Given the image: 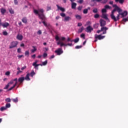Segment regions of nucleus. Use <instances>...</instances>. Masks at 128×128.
I'll return each mask as SVG.
<instances>
[{"mask_svg": "<svg viewBox=\"0 0 128 128\" xmlns=\"http://www.w3.org/2000/svg\"><path fill=\"white\" fill-rule=\"evenodd\" d=\"M102 14H104V13L106 12V9H104V8H102Z\"/></svg>", "mask_w": 128, "mask_h": 128, "instance_id": "49530a36", "label": "nucleus"}, {"mask_svg": "<svg viewBox=\"0 0 128 128\" xmlns=\"http://www.w3.org/2000/svg\"><path fill=\"white\" fill-rule=\"evenodd\" d=\"M34 12L36 14V15L39 16L40 14H42V12H40V10H38L34 9Z\"/></svg>", "mask_w": 128, "mask_h": 128, "instance_id": "f3484780", "label": "nucleus"}, {"mask_svg": "<svg viewBox=\"0 0 128 128\" xmlns=\"http://www.w3.org/2000/svg\"><path fill=\"white\" fill-rule=\"evenodd\" d=\"M91 24V22H90V21H88L87 22H86V26H89Z\"/></svg>", "mask_w": 128, "mask_h": 128, "instance_id": "bf43d9fd", "label": "nucleus"}, {"mask_svg": "<svg viewBox=\"0 0 128 128\" xmlns=\"http://www.w3.org/2000/svg\"><path fill=\"white\" fill-rule=\"evenodd\" d=\"M9 11L10 14H14V11L12 9H10Z\"/></svg>", "mask_w": 128, "mask_h": 128, "instance_id": "09e8293b", "label": "nucleus"}, {"mask_svg": "<svg viewBox=\"0 0 128 128\" xmlns=\"http://www.w3.org/2000/svg\"><path fill=\"white\" fill-rule=\"evenodd\" d=\"M24 80H25L24 77H20L18 78V82L20 84H22L23 82L24 81Z\"/></svg>", "mask_w": 128, "mask_h": 128, "instance_id": "9b49d317", "label": "nucleus"}, {"mask_svg": "<svg viewBox=\"0 0 128 128\" xmlns=\"http://www.w3.org/2000/svg\"><path fill=\"white\" fill-rule=\"evenodd\" d=\"M101 31L102 32V34H106V30H108V28L105 26H101Z\"/></svg>", "mask_w": 128, "mask_h": 128, "instance_id": "0eeeda50", "label": "nucleus"}, {"mask_svg": "<svg viewBox=\"0 0 128 128\" xmlns=\"http://www.w3.org/2000/svg\"><path fill=\"white\" fill-rule=\"evenodd\" d=\"M116 8V11H118V14L122 12V10L120 9V8Z\"/></svg>", "mask_w": 128, "mask_h": 128, "instance_id": "b1692460", "label": "nucleus"}, {"mask_svg": "<svg viewBox=\"0 0 128 128\" xmlns=\"http://www.w3.org/2000/svg\"><path fill=\"white\" fill-rule=\"evenodd\" d=\"M55 40H56V41L60 40L59 36H55Z\"/></svg>", "mask_w": 128, "mask_h": 128, "instance_id": "8fccbe9b", "label": "nucleus"}, {"mask_svg": "<svg viewBox=\"0 0 128 128\" xmlns=\"http://www.w3.org/2000/svg\"><path fill=\"white\" fill-rule=\"evenodd\" d=\"M0 12L2 14H4L6 12V10L2 8V9H0Z\"/></svg>", "mask_w": 128, "mask_h": 128, "instance_id": "cd10ccee", "label": "nucleus"}, {"mask_svg": "<svg viewBox=\"0 0 128 128\" xmlns=\"http://www.w3.org/2000/svg\"><path fill=\"white\" fill-rule=\"evenodd\" d=\"M10 85H9V84H8L6 86H5V87L4 88V90H7L9 86H10Z\"/></svg>", "mask_w": 128, "mask_h": 128, "instance_id": "3c124183", "label": "nucleus"}, {"mask_svg": "<svg viewBox=\"0 0 128 128\" xmlns=\"http://www.w3.org/2000/svg\"><path fill=\"white\" fill-rule=\"evenodd\" d=\"M14 84V81L11 80L9 83H8V84L10 85V84Z\"/></svg>", "mask_w": 128, "mask_h": 128, "instance_id": "0e129e2a", "label": "nucleus"}, {"mask_svg": "<svg viewBox=\"0 0 128 128\" xmlns=\"http://www.w3.org/2000/svg\"><path fill=\"white\" fill-rule=\"evenodd\" d=\"M128 14V12L127 11H124L122 13H120L116 16V22H118V20H120V16H121V18H124L126 16H127Z\"/></svg>", "mask_w": 128, "mask_h": 128, "instance_id": "f257e3e1", "label": "nucleus"}, {"mask_svg": "<svg viewBox=\"0 0 128 128\" xmlns=\"http://www.w3.org/2000/svg\"><path fill=\"white\" fill-rule=\"evenodd\" d=\"M105 37L106 36H102L101 34H100V35H98L97 34H95L96 39H98L100 40H103Z\"/></svg>", "mask_w": 128, "mask_h": 128, "instance_id": "6e6552de", "label": "nucleus"}, {"mask_svg": "<svg viewBox=\"0 0 128 128\" xmlns=\"http://www.w3.org/2000/svg\"><path fill=\"white\" fill-rule=\"evenodd\" d=\"M92 12H94V14L98 13V8H95L93 9Z\"/></svg>", "mask_w": 128, "mask_h": 128, "instance_id": "473e14b6", "label": "nucleus"}, {"mask_svg": "<svg viewBox=\"0 0 128 128\" xmlns=\"http://www.w3.org/2000/svg\"><path fill=\"white\" fill-rule=\"evenodd\" d=\"M20 52H21V49H20V48H18V53H20Z\"/></svg>", "mask_w": 128, "mask_h": 128, "instance_id": "774afa93", "label": "nucleus"}, {"mask_svg": "<svg viewBox=\"0 0 128 128\" xmlns=\"http://www.w3.org/2000/svg\"><path fill=\"white\" fill-rule=\"evenodd\" d=\"M18 44V42L17 41H14L10 42V49H12L16 47H17Z\"/></svg>", "mask_w": 128, "mask_h": 128, "instance_id": "20e7f679", "label": "nucleus"}, {"mask_svg": "<svg viewBox=\"0 0 128 128\" xmlns=\"http://www.w3.org/2000/svg\"><path fill=\"white\" fill-rule=\"evenodd\" d=\"M15 85L13 86H12L10 87L9 90H8V91L12 90V89H14L15 88Z\"/></svg>", "mask_w": 128, "mask_h": 128, "instance_id": "603ef678", "label": "nucleus"}, {"mask_svg": "<svg viewBox=\"0 0 128 128\" xmlns=\"http://www.w3.org/2000/svg\"><path fill=\"white\" fill-rule=\"evenodd\" d=\"M51 10V7L50 6H48L47 7V10Z\"/></svg>", "mask_w": 128, "mask_h": 128, "instance_id": "338daca9", "label": "nucleus"}, {"mask_svg": "<svg viewBox=\"0 0 128 128\" xmlns=\"http://www.w3.org/2000/svg\"><path fill=\"white\" fill-rule=\"evenodd\" d=\"M112 6H113V8H115L114 9H116L117 8H119V7H118V6H117L116 4H114Z\"/></svg>", "mask_w": 128, "mask_h": 128, "instance_id": "680f3d73", "label": "nucleus"}, {"mask_svg": "<svg viewBox=\"0 0 128 128\" xmlns=\"http://www.w3.org/2000/svg\"><path fill=\"white\" fill-rule=\"evenodd\" d=\"M12 100L14 102L16 103L18 102V98H13V99H12Z\"/></svg>", "mask_w": 128, "mask_h": 128, "instance_id": "2f4dec72", "label": "nucleus"}, {"mask_svg": "<svg viewBox=\"0 0 128 128\" xmlns=\"http://www.w3.org/2000/svg\"><path fill=\"white\" fill-rule=\"evenodd\" d=\"M11 106V104L9 103H8L6 104V106H5V108H8Z\"/></svg>", "mask_w": 128, "mask_h": 128, "instance_id": "72a5a7b5", "label": "nucleus"}, {"mask_svg": "<svg viewBox=\"0 0 128 128\" xmlns=\"http://www.w3.org/2000/svg\"><path fill=\"white\" fill-rule=\"evenodd\" d=\"M29 51L28 50H26V52H24V56H29Z\"/></svg>", "mask_w": 128, "mask_h": 128, "instance_id": "58836bf2", "label": "nucleus"}, {"mask_svg": "<svg viewBox=\"0 0 128 128\" xmlns=\"http://www.w3.org/2000/svg\"><path fill=\"white\" fill-rule=\"evenodd\" d=\"M71 20V18L70 16H66L64 18V22H68Z\"/></svg>", "mask_w": 128, "mask_h": 128, "instance_id": "dca6fc26", "label": "nucleus"}, {"mask_svg": "<svg viewBox=\"0 0 128 128\" xmlns=\"http://www.w3.org/2000/svg\"><path fill=\"white\" fill-rule=\"evenodd\" d=\"M79 40H80L79 38H75L73 40V42H74L76 44V43H78L79 42Z\"/></svg>", "mask_w": 128, "mask_h": 128, "instance_id": "7c9ffc66", "label": "nucleus"}, {"mask_svg": "<svg viewBox=\"0 0 128 128\" xmlns=\"http://www.w3.org/2000/svg\"><path fill=\"white\" fill-rule=\"evenodd\" d=\"M84 30V27L82 26L81 28H80L78 30V33L81 34L82 31Z\"/></svg>", "mask_w": 128, "mask_h": 128, "instance_id": "412c9836", "label": "nucleus"}, {"mask_svg": "<svg viewBox=\"0 0 128 128\" xmlns=\"http://www.w3.org/2000/svg\"><path fill=\"white\" fill-rule=\"evenodd\" d=\"M82 6H79L78 7V8H77L78 10L79 11L82 10Z\"/></svg>", "mask_w": 128, "mask_h": 128, "instance_id": "c03bdc74", "label": "nucleus"}, {"mask_svg": "<svg viewBox=\"0 0 128 128\" xmlns=\"http://www.w3.org/2000/svg\"><path fill=\"white\" fill-rule=\"evenodd\" d=\"M82 2H84V0H79L78 1V3L82 4Z\"/></svg>", "mask_w": 128, "mask_h": 128, "instance_id": "864d4df0", "label": "nucleus"}, {"mask_svg": "<svg viewBox=\"0 0 128 128\" xmlns=\"http://www.w3.org/2000/svg\"><path fill=\"white\" fill-rule=\"evenodd\" d=\"M5 74H6V76H9L10 74V72H7L6 73H5Z\"/></svg>", "mask_w": 128, "mask_h": 128, "instance_id": "69168bd1", "label": "nucleus"}, {"mask_svg": "<svg viewBox=\"0 0 128 128\" xmlns=\"http://www.w3.org/2000/svg\"><path fill=\"white\" fill-rule=\"evenodd\" d=\"M30 76V73H28L26 75V76H25V78H24V80L27 81L30 80V78H29Z\"/></svg>", "mask_w": 128, "mask_h": 128, "instance_id": "4468645a", "label": "nucleus"}, {"mask_svg": "<svg viewBox=\"0 0 128 128\" xmlns=\"http://www.w3.org/2000/svg\"><path fill=\"white\" fill-rule=\"evenodd\" d=\"M5 101H6L7 102H11V99L10 98H6L5 100Z\"/></svg>", "mask_w": 128, "mask_h": 128, "instance_id": "a19ab883", "label": "nucleus"}, {"mask_svg": "<svg viewBox=\"0 0 128 128\" xmlns=\"http://www.w3.org/2000/svg\"><path fill=\"white\" fill-rule=\"evenodd\" d=\"M111 7L110 6L108 5H105L104 6V9H110Z\"/></svg>", "mask_w": 128, "mask_h": 128, "instance_id": "4c0bfd02", "label": "nucleus"}, {"mask_svg": "<svg viewBox=\"0 0 128 128\" xmlns=\"http://www.w3.org/2000/svg\"><path fill=\"white\" fill-rule=\"evenodd\" d=\"M66 40L68 41V42H73V40H72L70 38H68Z\"/></svg>", "mask_w": 128, "mask_h": 128, "instance_id": "5fc2aeb1", "label": "nucleus"}, {"mask_svg": "<svg viewBox=\"0 0 128 128\" xmlns=\"http://www.w3.org/2000/svg\"><path fill=\"white\" fill-rule=\"evenodd\" d=\"M102 18H104V20H109L108 18V15L106 14H102Z\"/></svg>", "mask_w": 128, "mask_h": 128, "instance_id": "9d476101", "label": "nucleus"}, {"mask_svg": "<svg viewBox=\"0 0 128 128\" xmlns=\"http://www.w3.org/2000/svg\"><path fill=\"white\" fill-rule=\"evenodd\" d=\"M116 2H119L120 4H123L124 2V0H115Z\"/></svg>", "mask_w": 128, "mask_h": 128, "instance_id": "a878e982", "label": "nucleus"}, {"mask_svg": "<svg viewBox=\"0 0 128 128\" xmlns=\"http://www.w3.org/2000/svg\"><path fill=\"white\" fill-rule=\"evenodd\" d=\"M23 38V36L22 35L18 34L16 36V39H18V40H22Z\"/></svg>", "mask_w": 128, "mask_h": 128, "instance_id": "2eb2a0df", "label": "nucleus"}, {"mask_svg": "<svg viewBox=\"0 0 128 128\" xmlns=\"http://www.w3.org/2000/svg\"><path fill=\"white\" fill-rule=\"evenodd\" d=\"M6 108L4 106L1 107V108H0V111L3 112L4 110H6Z\"/></svg>", "mask_w": 128, "mask_h": 128, "instance_id": "c85d7f7f", "label": "nucleus"}, {"mask_svg": "<svg viewBox=\"0 0 128 128\" xmlns=\"http://www.w3.org/2000/svg\"><path fill=\"white\" fill-rule=\"evenodd\" d=\"M32 48H33V50H32V52L34 53L36 51L37 49L36 47H35L34 46H32Z\"/></svg>", "mask_w": 128, "mask_h": 128, "instance_id": "bb28decb", "label": "nucleus"}, {"mask_svg": "<svg viewBox=\"0 0 128 128\" xmlns=\"http://www.w3.org/2000/svg\"><path fill=\"white\" fill-rule=\"evenodd\" d=\"M36 58V54H33L32 56V58L34 59Z\"/></svg>", "mask_w": 128, "mask_h": 128, "instance_id": "e2e57ef3", "label": "nucleus"}, {"mask_svg": "<svg viewBox=\"0 0 128 128\" xmlns=\"http://www.w3.org/2000/svg\"><path fill=\"white\" fill-rule=\"evenodd\" d=\"M100 26H101V27H104V26H106V20H104L102 19H100Z\"/></svg>", "mask_w": 128, "mask_h": 128, "instance_id": "423d86ee", "label": "nucleus"}, {"mask_svg": "<svg viewBox=\"0 0 128 128\" xmlns=\"http://www.w3.org/2000/svg\"><path fill=\"white\" fill-rule=\"evenodd\" d=\"M56 6L58 10H60L62 12H65V9L62 7H60L58 4H56Z\"/></svg>", "mask_w": 128, "mask_h": 128, "instance_id": "ddd939ff", "label": "nucleus"}, {"mask_svg": "<svg viewBox=\"0 0 128 128\" xmlns=\"http://www.w3.org/2000/svg\"><path fill=\"white\" fill-rule=\"evenodd\" d=\"M48 64V60H46V61H44L42 62V66H46Z\"/></svg>", "mask_w": 128, "mask_h": 128, "instance_id": "e433bc0d", "label": "nucleus"}, {"mask_svg": "<svg viewBox=\"0 0 128 128\" xmlns=\"http://www.w3.org/2000/svg\"><path fill=\"white\" fill-rule=\"evenodd\" d=\"M32 66H34V68L36 69V70H38V65L37 64H32Z\"/></svg>", "mask_w": 128, "mask_h": 128, "instance_id": "4be33fe9", "label": "nucleus"}, {"mask_svg": "<svg viewBox=\"0 0 128 128\" xmlns=\"http://www.w3.org/2000/svg\"><path fill=\"white\" fill-rule=\"evenodd\" d=\"M102 0H92V2H100L102 1Z\"/></svg>", "mask_w": 128, "mask_h": 128, "instance_id": "6e6d98bb", "label": "nucleus"}, {"mask_svg": "<svg viewBox=\"0 0 128 128\" xmlns=\"http://www.w3.org/2000/svg\"><path fill=\"white\" fill-rule=\"evenodd\" d=\"M37 34H38V35L42 34V30H38V33H37Z\"/></svg>", "mask_w": 128, "mask_h": 128, "instance_id": "4d7b16f0", "label": "nucleus"}, {"mask_svg": "<svg viewBox=\"0 0 128 128\" xmlns=\"http://www.w3.org/2000/svg\"><path fill=\"white\" fill-rule=\"evenodd\" d=\"M36 74V73L34 72V70H32L31 73L30 74V76L32 78Z\"/></svg>", "mask_w": 128, "mask_h": 128, "instance_id": "393cba45", "label": "nucleus"}, {"mask_svg": "<svg viewBox=\"0 0 128 128\" xmlns=\"http://www.w3.org/2000/svg\"><path fill=\"white\" fill-rule=\"evenodd\" d=\"M100 18V14H96L94 16V18Z\"/></svg>", "mask_w": 128, "mask_h": 128, "instance_id": "37998d69", "label": "nucleus"}, {"mask_svg": "<svg viewBox=\"0 0 128 128\" xmlns=\"http://www.w3.org/2000/svg\"><path fill=\"white\" fill-rule=\"evenodd\" d=\"M42 22L44 24V26H45L46 27L48 26L47 23L46 22L45 20H43Z\"/></svg>", "mask_w": 128, "mask_h": 128, "instance_id": "a18cd8bd", "label": "nucleus"}, {"mask_svg": "<svg viewBox=\"0 0 128 128\" xmlns=\"http://www.w3.org/2000/svg\"><path fill=\"white\" fill-rule=\"evenodd\" d=\"M2 34L4 36H7L8 35V32H2Z\"/></svg>", "mask_w": 128, "mask_h": 128, "instance_id": "13d9d810", "label": "nucleus"}, {"mask_svg": "<svg viewBox=\"0 0 128 128\" xmlns=\"http://www.w3.org/2000/svg\"><path fill=\"white\" fill-rule=\"evenodd\" d=\"M44 58H46L48 56V54L47 53H44L42 56Z\"/></svg>", "mask_w": 128, "mask_h": 128, "instance_id": "79ce46f5", "label": "nucleus"}, {"mask_svg": "<svg viewBox=\"0 0 128 128\" xmlns=\"http://www.w3.org/2000/svg\"><path fill=\"white\" fill-rule=\"evenodd\" d=\"M116 11V9H114L111 12V14L110 15L111 20H112L114 22H116V17L114 15V13Z\"/></svg>", "mask_w": 128, "mask_h": 128, "instance_id": "7ed1b4c3", "label": "nucleus"}, {"mask_svg": "<svg viewBox=\"0 0 128 128\" xmlns=\"http://www.w3.org/2000/svg\"><path fill=\"white\" fill-rule=\"evenodd\" d=\"M44 12L43 9H40V12H41V14H38V18H40L42 20H46L44 14Z\"/></svg>", "mask_w": 128, "mask_h": 128, "instance_id": "f03ea898", "label": "nucleus"}, {"mask_svg": "<svg viewBox=\"0 0 128 128\" xmlns=\"http://www.w3.org/2000/svg\"><path fill=\"white\" fill-rule=\"evenodd\" d=\"M128 21V18H123V19H122V22H127Z\"/></svg>", "mask_w": 128, "mask_h": 128, "instance_id": "f704fd0d", "label": "nucleus"}, {"mask_svg": "<svg viewBox=\"0 0 128 128\" xmlns=\"http://www.w3.org/2000/svg\"><path fill=\"white\" fill-rule=\"evenodd\" d=\"M82 48V46L80 45V46H75V49L76 50H78V49H80Z\"/></svg>", "mask_w": 128, "mask_h": 128, "instance_id": "c756f323", "label": "nucleus"}, {"mask_svg": "<svg viewBox=\"0 0 128 128\" xmlns=\"http://www.w3.org/2000/svg\"><path fill=\"white\" fill-rule=\"evenodd\" d=\"M14 2L15 5H17L18 4V2L17 0H14Z\"/></svg>", "mask_w": 128, "mask_h": 128, "instance_id": "052dcab7", "label": "nucleus"}, {"mask_svg": "<svg viewBox=\"0 0 128 128\" xmlns=\"http://www.w3.org/2000/svg\"><path fill=\"white\" fill-rule=\"evenodd\" d=\"M88 12V9H84V10H83V14H87Z\"/></svg>", "mask_w": 128, "mask_h": 128, "instance_id": "c9c22d12", "label": "nucleus"}, {"mask_svg": "<svg viewBox=\"0 0 128 128\" xmlns=\"http://www.w3.org/2000/svg\"><path fill=\"white\" fill-rule=\"evenodd\" d=\"M76 2H72V8L75 10L76 8Z\"/></svg>", "mask_w": 128, "mask_h": 128, "instance_id": "a211bd4d", "label": "nucleus"}, {"mask_svg": "<svg viewBox=\"0 0 128 128\" xmlns=\"http://www.w3.org/2000/svg\"><path fill=\"white\" fill-rule=\"evenodd\" d=\"M10 24L8 22H4V24H2V28H6L8 26H9Z\"/></svg>", "mask_w": 128, "mask_h": 128, "instance_id": "f8f14e48", "label": "nucleus"}, {"mask_svg": "<svg viewBox=\"0 0 128 128\" xmlns=\"http://www.w3.org/2000/svg\"><path fill=\"white\" fill-rule=\"evenodd\" d=\"M92 30L93 28L90 26H88V27L86 28V32H87L88 33H90Z\"/></svg>", "mask_w": 128, "mask_h": 128, "instance_id": "1a4fd4ad", "label": "nucleus"}, {"mask_svg": "<svg viewBox=\"0 0 128 128\" xmlns=\"http://www.w3.org/2000/svg\"><path fill=\"white\" fill-rule=\"evenodd\" d=\"M80 37H81L83 40H85V34H82L80 35Z\"/></svg>", "mask_w": 128, "mask_h": 128, "instance_id": "ea45409f", "label": "nucleus"}, {"mask_svg": "<svg viewBox=\"0 0 128 128\" xmlns=\"http://www.w3.org/2000/svg\"><path fill=\"white\" fill-rule=\"evenodd\" d=\"M22 22H23L24 24H26L28 23V20L26 18H22Z\"/></svg>", "mask_w": 128, "mask_h": 128, "instance_id": "6ab92c4d", "label": "nucleus"}, {"mask_svg": "<svg viewBox=\"0 0 128 128\" xmlns=\"http://www.w3.org/2000/svg\"><path fill=\"white\" fill-rule=\"evenodd\" d=\"M54 52L56 54L57 56H60L64 53V50H62V48H58L57 50L54 51Z\"/></svg>", "mask_w": 128, "mask_h": 128, "instance_id": "39448f33", "label": "nucleus"}, {"mask_svg": "<svg viewBox=\"0 0 128 128\" xmlns=\"http://www.w3.org/2000/svg\"><path fill=\"white\" fill-rule=\"evenodd\" d=\"M60 16H62V18H65L66 16V14H64V13H61L60 14Z\"/></svg>", "mask_w": 128, "mask_h": 128, "instance_id": "de8ad7c7", "label": "nucleus"}, {"mask_svg": "<svg viewBox=\"0 0 128 128\" xmlns=\"http://www.w3.org/2000/svg\"><path fill=\"white\" fill-rule=\"evenodd\" d=\"M60 46L62 47V46H64V44L62 42L59 41L57 42V45H60Z\"/></svg>", "mask_w": 128, "mask_h": 128, "instance_id": "aec40b11", "label": "nucleus"}, {"mask_svg": "<svg viewBox=\"0 0 128 128\" xmlns=\"http://www.w3.org/2000/svg\"><path fill=\"white\" fill-rule=\"evenodd\" d=\"M75 18H76V20H80L82 19V16L78 14L75 15Z\"/></svg>", "mask_w": 128, "mask_h": 128, "instance_id": "5701e85b", "label": "nucleus"}]
</instances>
